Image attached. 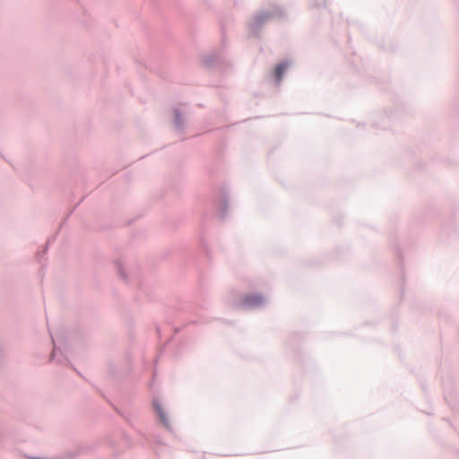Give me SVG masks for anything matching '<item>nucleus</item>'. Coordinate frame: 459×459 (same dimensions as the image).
Segmentation results:
<instances>
[{
  "mask_svg": "<svg viewBox=\"0 0 459 459\" xmlns=\"http://www.w3.org/2000/svg\"><path fill=\"white\" fill-rule=\"evenodd\" d=\"M265 302V299L259 294H250L243 297L241 304L247 308L261 307Z\"/></svg>",
  "mask_w": 459,
  "mask_h": 459,
  "instance_id": "obj_1",
  "label": "nucleus"
},
{
  "mask_svg": "<svg viewBox=\"0 0 459 459\" xmlns=\"http://www.w3.org/2000/svg\"><path fill=\"white\" fill-rule=\"evenodd\" d=\"M285 71V65L281 64L277 65L273 71V76L275 82H279L282 80V76Z\"/></svg>",
  "mask_w": 459,
  "mask_h": 459,
  "instance_id": "obj_2",
  "label": "nucleus"
},
{
  "mask_svg": "<svg viewBox=\"0 0 459 459\" xmlns=\"http://www.w3.org/2000/svg\"><path fill=\"white\" fill-rule=\"evenodd\" d=\"M154 407H155V410L156 411L158 412L159 414V417L160 419V420L163 422V423H167V420L165 418V414L161 409V406L160 404H158L157 403H154Z\"/></svg>",
  "mask_w": 459,
  "mask_h": 459,
  "instance_id": "obj_3",
  "label": "nucleus"
}]
</instances>
